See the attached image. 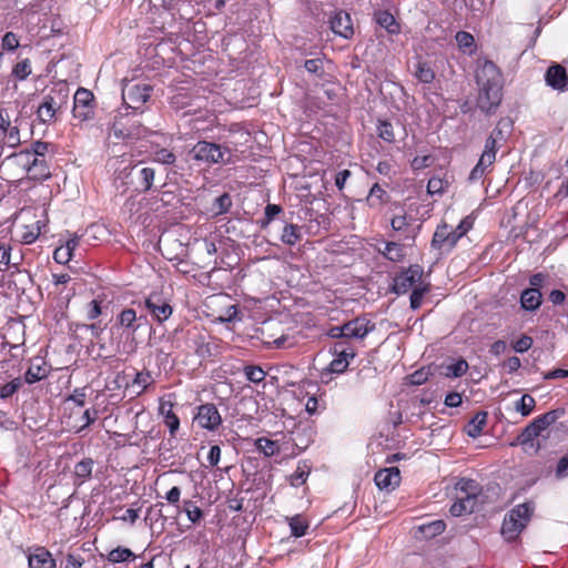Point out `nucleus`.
I'll use <instances>...</instances> for the list:
<instances>
[{
  "mask_svg": "<svg viewBox=\"0 0 568 568\" xmlns=\"http://www.w3.org/2000/svg\"><path fill=\"white\" fill-rule=\"evenodd\" d=\"M468 369V363L465 359H458L457 362L446 366L445 375L447 377H460Z\"/></svg>",
  "mask_w": 568,
  "mask_h": 568,
  "instance_id": "nucleus-44",
  "label": "nucleus"
},
{
  "mask_svg": "<svg viewBox=\"0 0 568 568\" xmlns=\"http://www.w3.org/2000/svg\"><path fill=\"white\" fill-rule=\"evenodd\" d=\"M154 176H155V171L152 168H143L140 171V179H141V184L143 186V191H149L152 187Z\"/></svg>",
  "mask_w": 568,
  "mask_h": 568,
  "instance_id": "nucleus-51",
  "label": "nucleus"
},
{
  "mask_svg": "<svg viewBox=\"0 0 568 568\" xmlns=\"http://www.w3.org/2000/svg\"><path fill=\"white\" fill-rule=\"evenodd\" d=\"M292 536L300 538L306 535L308 529V521L301 515L286 518Z\"/></svg>",
  "mask_w": 568,
  "mask_h": 568,
  "instance_id": "nucleus-26",
  "label": "nucleus"
},
{
  "mask_svg": "<svg viewBox=\"0 0 568 568\" xmlns=\"http://www.w3.org/2000/svg\"><path fill=\"white\" fill-rule=\"evenodd\" d=\"M568 475V454L562 456L556 468V476L559 478L566 477Z\"/></svg>",
  "mask_w": 568,
  "mask_h": 568,
  "instance_id": "nucleus-64",
  "label": "nucleus"
},
{
  "mask_svg": "<svg viewBox=\"0 0 568 568\" xmlns=\"http://www.w3.org/2000/svg\"><path fill=\"white\" fill-rule=\"evenodd\" d=\"M191 154L195 161L205 164L229 163L231 156L227 148L207 141H199L192 148Z\"/></svg>",
  "mask_w": 568,
  "mask_h": 568,
  "instance_id": "nucleus-7",
  "label": "nucleus"
},
{
  "mask_svg": "<svg viewBox=\"0 0 568 568\" xmlns=\"http://www.w3.org/2000/svg\"><path fill=\"white\" fill-rule=\"evenodd\" d=\"M520 304L527 311H535L541 304V293L538 288H526L520 296Z\"/></svg>",
  "mask_w": 568,
  "mask_h": 568,
  "instance_id": "nucleus-23",
  "label": "nucleus"
},
{
  "mask_svg": "<svg viewBox=\"0 0 568 568\" xmlns=\"http://www.w3.org/2000/svg\"><path fill=\"white\" fill-rule=\"evenodd\" d=\"M335 353L336 357L329 364V372L344 373L349 365V358H354L355 353L352 351L347 352L344 348L338 349V345L335 346Z\"/></svg>",
  "mask_w": 568,
  "mask_h": 568,
  "instance_id": "nucleus-21",
  "label": "nucleus"
},
{
  "mask_svg": "<svg viewBox=\"0 0 568 568\" xmlns=\"http://www.w3.org/2000/svg\"><path fill=\"white\" fill-rule=\"evenodd\" d=\"M540 435V432L530 423L528 424L521 434L518 436V440L520 444H527L531 442L534 438Z\"/></svg>",
  "mask_w": 568,
  "mask_h": 568,
  "instance_id": "nucleus-52",
  "label": "nucleus"
},
{
  "mask_svg": "<svg viewBox=\"0 0 568 568\" xmlns=\"http://www.w3.org/2000/svg\"><path fill=\"white\" fill-rule=\"evenodd\" d=\"M476 82L479 88L478 108L487 114L495 112L503 97V75L500 70L494 62L484 61L476 71Z\"/></svg>",
  "mask_w": 568,
  "mask_h": 568,
  "instance_id": "nucleus-1",
  "label": "nucleus"
},
{
  "mask_svg": "<svg viewBox=\"0 0 568 568\" xmlns=\"http://www.w3.org/2000/svg\"><path fill=\"white\" fill-rule=\"evenodd\" d=\"M1 47L3 50L13 51L19 47V39L16 33L8 31L1 41Z\"/></svg>",
  "mask_w": 568,
  "mask_h": 568,
  "instance_id": "nucleus-56",
  "label": "nucleus"
},
{
  "mask_svg": "<svg viewBox=\"0 0 568 568\" xmlns=\"http://www.w3.org/2000/svg\"><path fill=\"white\" fill-rule=\"evenodd\" d=\"M69 89L65 84L54 85L50 92L44 95L42 103L37 110V116L42 123H50L55 114L67 106L69 100Z\"/></svg>",
  "mask_w": 568,
  "mask_h": 568,
  "instance_id": "nucleus-4",
  "label": "nucleus"
},
{
  "mask_svg": "<svg viewBox=\"0 0 568 568\" xmlns=\"http://www.w3.org/2000/svg\"><path fill=\"white\" fill-rule=\"evenodd\" d=\"M22 164L33 179L44 180L51 175L49 168L43 159L33 158L30 160L29 164H27V161H23Z\"/></svg>",
  "mask_w": 568,
  "mask_h": 568,
  "instance_id": "nucleus-22",
  "label": "nucleus"
},
{
  "mask_svg": "<svg viewBox=\"0 0 568 568\" xmlns=\"http://www.w3.org/2000/svg\"><path fill=\"white\" fill-rule=\"evenodd\" d=\"M535 510L531 501L523 503L510 509L504 517L500 534L508 542L515 541L529 524Z\"/></svg>",
  "mask_w": 568,
  "mask_h": 568,
  "instance_id": "nucleus-2",
  "label": "nucleus"
},
{
  "mask_svg": "<svg viewBox=\"0 0 568 568\" xmlns=\"http://www.w3.org/2000/svg\"><path fill=\"white\" fill-rule=\"evenodd\" d=\"M48 375V369L44 363H31L29 368L24 374V381L28 384H33L45 378Z\"/></svg>",
  "mask_w": 568,
  "mask_h": 568,
  "instance_id": "nucleus-27",
  "label": "nucleus"
},
{
  "mask_svg": "<svg viewBox=\"0 0 568 568\" xmlns=\"http://www.w3.org/2000/svg\"><path fill=\"white\" fill-rule=\"evenodd\" d=\"M144 306L158 323L165 322L173 313L172 306L160 293L150 294L144 301Z\"/></svg>",
  "mask_w": 568,
  "mask_h": 568,
  "instance_id": "nucleus-9",
  "label": "nucleus"
},
{
  "mask_svg": "<svg viewBox=\"0 0 568 568\" xmlns=\"http://www.w3.org/2000/svg\"><path fill=\"white\" fill-rule=\"evenodd\" d=\"M93 460L91 458H84L81 462L77 463L74 467V475L77 479L80 480V484L84 483L87 479L91 477Z\"/></svg>",
  "mask_w": 568,
  "mask_h": 568,
  "instance_id": "nucleus-34",
  "label": "nucleus"
},
{
  "mask_svg": "<svg viewBox=\"0 0 568 568\" xmlns=\"http://www.w3.org/2000/svg\"><path fill=\"white\" fill-rule=\"evenodd\" d=\"M142 318V316L138 317L133 308H124L116 317V325L122 329L135 333L140 327L138 322Z\"/></svg>",
  "mask_w": 568,
  "mask_h": 568,
  "instance_id": "nucleus-19",
  "label": "nucleus"
},
{
  "mask_svg": "<svg viewBox=\"0 0 568 568\" xmlns=\"http://www.w3.org/2000/svg\"><path fill=\"white\" fill-rule=\"evenodd\" d=\"M194 420L201 428L215 430L222 424V417L214 404L207 403L197 407Z\"/></svg>",
  "mask_w": 568,
  "mask_h": 568,
  "instance_id": "nucleus-10",
  "label": "nucleus"
},
{
  "mask_svg": "<svg viewBox=\"0 0 568 568\" xmlns=\"http://www.w3.org/2000/svg\"><path fill=\"white\" fill-rule=\"evenodd\" d=\"M377 133L385 142L392 143L395 141L393 125L387 121H379L377 125Z\"/></svg>",
  "mask_w": 568,
  "mask_h": 568,
  "instance_id": "nucleus-47",
  "label": "nucleus"
},
{
  "mask_svg": "<svg viewBox=\"0 0 568 568\" xmlns=\"http://www.w3.org/2000/svg\"><path fill=\"white\" fill-rule=\"evenodd\" d=\"M386 197L385 190L375 183L366 197V202L371 207H378L385 202Z\"/></svg>",
  "mask_w": 568,
  "mask_h": 568,
  "instance_id": "nucleus-35",
  "label": "nucleus"
},
{
  "mask_svg": "<svg viewBox=\"0 0 568 568\" xmlns=\"http://www.w3.org/2000/svg\"><path fill=\"white\" fill-rule=\"evenodd\" d=\"M429 291V284H420L416 286L410 294V307L417 310L420 307L425 293Z\"/></svg>",
  "mask_w": 568,
  "mask_h": 568,
  "instance_id": "nucleus-45",
  "label": "nucleus"
},
{
  "mask_svg": "<svg viewBox=\"0 0 568 568\" xmlns=\"http://www.w3.org/2000/svg\"><path fill=\"white\" fill-rule=\"evenodd\" d=\"M257 450L263 453L265 456L271 457L280 452V445L277 442L268 439L266 437L257 438L255 442Z\"/></svg>",
  "mask_w": 568,
  "mask_h": 568,
  "instance_id": "nucleus-36",
  "label": "nucleus"
},
{
  "mask_svg": "<svg viewBox=\"0 0 568 568\" xmlns=\"http://www.w3.org/2000/svg\"><path fill=\"white\" fill-rule=\"evenodd\" d=\"M93 100V94L91 91L80 88L74 94V116L87 120L90 118V103Z\"/></svg>",
  "mask_w": 568,
  "mask_h": 568,
  "instance_id": "nucleus-15",
  "label": "nucleus"
},
{
  "mask_svg": "<svg viewBox=\"0 0 568 568\" xmlns=\"http://www.w3.org/2000/svg\"><path fill=\"white\" fill-rule=\"evenodd\" d=\"M545 80L550 88L564 91L568 82L566 69L560 64L549 67L545 74Z\"/></svg>",
  "mask_w": 568,
  "mask_h": 568,
  "instance_id": "nucleus-16",
  "label": "nucleus"
},
{
  "mask_svg": "<svg viewBox=\"0 0 568 568\" xmlns=\"http://www.w3.org/2000/svg\"><path fill=\"white\" fill-rule=\"evenodd\" d=\"M449 185V181L447 179H444V178H439V176H433L429 179L428 183H427V192L430 194V195H440L445 192V190L448 187Z\"/></svg>",
  "mask_w": 568,
  "mask_h": 568,
  "instance_id": "nucleus-38",
  "label": "nucleus"
},
{
  "mask_svg": "<svg viewBox=\"0 0 568 568\" xmlns=\"http://www.w3.org/2000/svg\"><path fill=\"white\" fill-rule=\"evenodd\" d=\"M175 155L168 149H160L154 153V161L162 164H173Z\"/></svg>",
  "mask_w": 568,
  "mask_h": 568,
  "instance_id": "nucleus-57",
  "label": "nucleus"
},
{
  "mask_svg": "<svg viewBox=\"0 0 568 568\" xmlns=\"http://www.w3.org/2000/svg\"><path fill=\"white\" fill-rule=\"evenodd\" d=\"M486 423H487V413L486 412L477 413L467 425V428H466L467 435L473 438L478 437L481 434L483 428L486 425Z\"/></svg>",
  "mask_w": 568,
  "mask_h": 568,
  "instance_id": "nucleus-29",
  "label": "nucleus"
},
{
  "mask_svg": "<svg viewBox=\"0 0 568 568\" xmlns=\"http://www.w3.org/2000/svg\"><path fill=\"white\" fill-rule=\"evenodd\" d=\"M375 329V324L364 316L353 318L344 323L346 338L363 339Z\"/></svg>",
  "mask_w": 568,
  "mask_h": 568,
  "instance_id": "nucleus-12",
  "label": "nucleus"
},
{
  "mask_svg": "<svg viewBox=\"0 0 568 568\" xmlns=\"http://www.w3.org/2000/svg\"><path fill=\"white\" fill-rule=\"evenodd\" d=\"M29 568H55L57 561L52 554L42 546H36L27 550Z\"/></svg>",
  "mask_w": 568,
  "mask_h": 568,
  "instance_id": "nucleus-11",
  "label": "nucleus"
},
{
  "mask_svg": "<svg viewBox=\"0 0 568 568\" xmlns=\"http://www.w3.org/2000/svg\"><path fill=\"white\" fill-rule=\"evenodd\" d=\"M501 135V131L499 129H495L491 134L486 139L484 151L470 171L468 180L470 182H476L480 180L493 166L496 161L497 153V138Z\"/></svg>",
  "mask_w": 568,
  "mask_h": 568,
  "instance_id": "nucleus-6",
  "label": "nucleus"
},
{
  "mask_svg": "<svg viewBox=\"0 0 568 568\" xmlns=\"http://www.w3.org/2000/svg\"><path fill=\"white\" fill-rule=\"evenodd\" d=\"M375 20L382 28L386 29L389 33H397L399 31V26L397 24L394 16L386 10L376 12Z\"/></svg>",
  "mask_w": 568,
  "mask_h": 568,
  "instance_id": "nucleus-28",
  "label": "nucleus"
},
{
  "mask_svg": "<svg viewBox=\"0 0 568 568\" xmlns=\"http://www.w3.org/2000/svg\"><path fill=\"white\" fill-rule=\"evenodd\" d=\"M44 226L45 223L42 221H37L32 226H26V231L21 235L22 242L26 244H32L36 242Z\"/></svg>",
  "mask_w": 568,
  "mask_h": 568,
  "instance_id": "nucleus-40",
  "label": "nucleus"
},
{
  "mask_svg": "<svg viewBox=\"0 0 568 568\" xmlns=\"http://www.w3.org/2000/svg\"><path fill=\"white\" fill-rule=\"evenodd\" d=\"M474 221L470 216L464 217L456 227L447 223H440L432 239V247L440 253L450 252L457 242L473 227Z\"/></svg>",
  "mask_w": 568,
  "mask_h": 568,
  "instance_id": "nucleus-3",
  "label": "nucleus"
},
{
  "mask_svg": "<svg viewBox=\"0 0 568 568\" xmlns=\"http://www.w3.org/2000/svg\"><path fill=\"white\" fill-rule=\"evenodd\" d=\"M53 258L59 264H67L72 258V254L64 246H60L54 250Z\"/></svg>",
  "mask_w": 568,
  "mask_h": 568,
  "instance_id": "nucleus-61",
  "label": "nucleus"
},
{
  "mask_svg": "<svg viewBox=\"0 0 568 568\" xmlns=\"http://www.w3.org/2000/svg\"><path fill=\"white\" fill-rule=\"evenodd\" d=\"M244 375L247 381L258 384L265 379L266 373L265 371L257 365H246L243 368Z\"/></svg>",
  "mask_w": 568,
  "mask_h": 568,
  "instance_id": "nucleus-42",
  "label": "nucleus"
},
{
  "mask_svg": "<svg viewBox=\"0 0 568 568\" xmlns=\"http://www.w3.org/2000/svg\"><path fill=\"white\" fill-rule=\"evenodd\" d=\"M153 93V87L145 82L128 81L122 88V99L126 109L143 111Z\"/></svg>",
  "mask_w": 568,
  "mask_h": 568,
  "instance_id": "nucleus-5",
  "label": "nucleus"
},
{
  "mask_svg": "<svg viewBox=\"0 0 568 568\" xmlns=\"http://www.w3.org/2000/svg\"><path fill=\"white\" fill-rule=\"evenodd\" d=\"M374 481L382 490L392 491L400 484V473L397 467L381 469L375 474Z\"/></svg>",
  "mask_w": 568,
  "mask_h": 568,
  "instance_id": "nucleus-13",
  "label": "nucleus"
},
{
  "mask_svg": "<svg viewBox=\"0 0 568 568\" xmlns=\"http://www.w3.org/2000/svg\"><path fill=\"white\" fill-rule=\"evenodd\" d=\"M302 239L301 227L296 224H286L283 229L281 241L288 245L293 246Z\"/></svg>",
  "mask_w": 568,
  "mask_h": 568,
  "instance_id": "nucleus-30",
  "label": "nucleus"
},
{
  "mask_svg": "<svg viewBox=\"0 0 568 568\" xmlns=\"http://www.w3.org/2000/svg\"><path fill=\"white\" fill-rule=\"evenodd\" d=\"M308 473L310 471L306 469V466H298L296 470L290 476L291 485L295 487L303 485L306 481Z\"/></svg>",
  "mask_w": 568,
  "mask_h": 568,
  "instance_id": "nucleus-50",
  "label": "nucleus"
},
{
  "mask_svg": "<svg viewBox=\"0 0 568 568\" xmlns=\"http://www.w3.org/2000/svg\"><path fill=\"white\" fill-rule=\"evenodd\" d=\"M457 45L465 53L473 54L475 51V39L471 33L458 31L455 36Z\"/></svg>",
  "mask_w": 568,
  "mask_h": 568,
  "instance_id": "nucleus-33",
  "label": "nucleus"
},
{
  "mask_svg": "<svg viewBox=\"0 0 568 568\" xmlns=\"http://www.w3.org/2000/svg\"><path fill=\"white\" fill-rule=\"evenodd\" d=\"M408 378L412 385H422L428 379V373L419 369L410 374Z\"/></svg>",
  "mask_w": 568,
  "mask_h": 568,
  "instance_id": "nucleus-63",
  "label": "nucleus"
},
{
  "mask_svg": "<svg viewBox=\"0 0 568 568\" xmlns=\"http://www.w3.org/2000/svg\"><path fill=\"white\" fill-rule=\"evenodd\" d=\"M6 134V143L11 146V148H16L20 144V131H19V128L17 125H11L7 132H4Z\"/></svg>",
  "mask_w": 568,
  "mask_h": 568,
  "instance_id": "nucleus-58",
  "label": "nucleus"
},
{
  "mask_svg": "<svg viewBox=\"0 0 568 568\" xmlns=\"http://www.w3.org/2000/svg\"><path fill=\"white\" fill-rule=\"evenodd\" d=\"M153 383L152 375L149 371L138 372L128 388H132L133 393L141 395Z\"/></svg>",
  "mask_w": 568,
  "mask_h": 568,
  "instance_id": "nucleus-24",
  "label": "nucleus"
},
{
  "mask_svg": "<svg viewBox=\"0 0 568 568\" xmlns=\"http://www.w3.org/2000/svg\"><path fill=\"white\" fill-rule=\"evenodd\" d=\"M540 435V432L530 423L528 424L521 434L518 436V440L520 444H527L531 442L534 438Z\"/></svg>",
  "mask_w": 568,
  "mask_h": 568,
  "instance_id": "nucleus-54",
  "label": "nucleus"
},
{
  "mask_svg": "<svg viewBox=\"0 0 568 568\" xmlns=\"http://www.w3.org/2000/svg\"><path fill=\"white\" fill-rule=\"evenodd\" d=\"M331 29L344 39H349L354 34L353 23L349 13L339 10L331 18Z\"/></svg>",
  "mask_w": 568,
  "mask_h": 568,
  "instance_id": "nucleus-14",
  "label": "nucleus"
},
{
  "mask_svg": "<svg viewBox=\"0 0 568 568\" xmlns=\"http://www.w3.org/2000/svg\"><path fill=\"white\" fill-rule=\"evenodd\" d=\"M424 270L420 265L414 264L403 271L394 278L393 291L400 295L414 290L420 284H426L423 281Z\"/></svg>",
  "mask_w": 568,
  "mask_h": 568,
  "instance_id": "nucleus-8",
  "label": "nucleus"
},
{
  "mask_svg": "<svg viewBox=\"0 0 568 568\" xmlns=\"http://www.w3.org/2000/svg\"><path fill=\"white\" fill-rule=\"evenodd\" d=\"M532 346V338L527 335L519 337L514 344L513 348L517 353H525Z\"/></svg>",
  "mask_w": 568,
  "mask_h": 568,
  "instance_id": "nucleus-60",
  "label": "nucleus"
},
{
  "mask_svg": "<svg viewBox=\"0 0 568 568\" xmlns=\"http://www.w3.org/2000/svg\"><path fill=\"white\" fill-rule=\"evenodd\" d=\"M10 265L17 267L18 263H11V247L0 245V271L7 270Z\"/></svg>",
  "mask_w": 568,
  "mask_h": 568,
  "instance_id": "nucleus-55",
  "label": "nucleus"
},
{
  "mask_svg": "<svg viewBox=\"0 0 568 568\" xmlns=\"http://www.w3.org/2000/svg\"><path fill=\"white\" fill-rule=\"evenodd\" d=\"M22 386L21 378L17 377L11 382L0 385V398L6 399L11 397Z\"/></svg>",
  "mask_w": 568,
  "mask_h": 568,
  "instance_id": "nucleus-46",
  "label": "nucleus"
},
{
  "mask_svg": "<svg viewBox=\"0 0 568 568\" xmlns=\"http://www.w3.org/2000/svg\"><path fill=\"white\" fill-rule=\"evenodd\" d=\"M282 212V207L276 204H267L265 207V217L263 225H267L271 221Z\"/></svg>",
  "mask_w": 568,
  "mask_h": 568,
  "instance_id": "nucleus-62",
  "label": "nucleus"
},
{
  "mask_svg": "<svg viewBox=\"0 0 568 568\" xmlns=\"http://www.w3.org/2000/svg\"><path fill=\"white\" fill-rule=\"evenodd\" d=\"M540 435V432L530 423L528 424L521 434L518 436V440L520 444H527L531 442L534 438Z\"/></svg>",
  "mask_w": 568,
  "mask_h": 568,
  "instance_id": "nucleus-53",
  "label": "nucleus"
},
{
  "mask_svg": "<svg viewBox=\"0 0 568 568\" xmlns=\"http://www.w3.org/2000/svg\"><path fill=\"white\" fill-rule=\"evenodd\" d=\"M84 559L80 554L69 552L60 564V568H82Z\"/></svg>",
  "mask_w": 568,
  "mask_h": 568,
  "instance_id": "nucleus-48",
  "label": "nucleus"
},
{
  "mask_svg": "<svg viewBox=\"0 0 568 568\" xmlns=\"http://www.w3.org/2000/svg\"><path fill=\"white\" fill-rule=\"evenodd\" d=\"M184 511L189 520L193 524L200 521L203 516L201 508L194 505L191 500H184Z\"/></svg>",
  "mask_w": 568,
  "mask_h": 568,
  "instance_id": "nucleus-49",
  "label": "nucleus"
},
{
  "mask_svg": "<svg viewBox=\"0 0 568 568\" xmlns=\"http://www.w3.org/2000/svg\"><path fill=\"white\" fill-rule=\"evenodd\" d=\"M101 303H102V301L95 298V300H92L87 305V318L89 321H93L102 314Z\"/></svg>",
  "mask_w": 568,
  "mask_h": 568,
  "instance_id": "nucleus-59",
  "label": "nucleus"
},
{
  "mask_svg": "<svg viewBox=\"0 0 568 568\" xmlns=\"http://www.w3.org/2000/svg\"><path fill=\"white\" fill-rule=\"evenodd\" d=\"M535 405H536L535 398L528 394H525L517 402L516 410L519 412L523 416H528L534 410Z\"/></svg>",
  "mask_w": 568,
  "mask_h": 568,
  "instance_id": "nucleus-43",
  "label": "nucleus"
},
{
  "mask_svg": "<svg viewBox=\"0 0 568 568\" xmlns=\"http://www.w3.org/2000/svg\"><path fill=\"white\" fill-rule=\"evenodd\" d=\"M114 135L120 139H140L146 134V129L141 123H132L130 126L119 120L113 124Z\"/></svg>",
  "mask_w": 568,
  "mask_h": 568,
  "instance_id": "nucleus-17",
  "label": "nucleus"
},
{
  "mask_svg": "<svg viewBox=\"0 0 568 568\" xmlns=\"http://www.w3.org/2000/svg\"><path fill=\"white\" fill-rule=\"evenodd\" d=\"M455 489L458 493L457 496L469 497L475 501H477L481 490L479 484L476 480L469 478H460L456 483Z\"/></svg>",
  "mask_w": 568,
  "mask_h": 568,
  "instance_id": "nucleus-20",
  "label": "nucleus"
},
{
  "mask_svg": "<svg viewBox=\"0 0 568 568\" xmlns=\"http://www.w3.org/2000/svg\"><path fill=\"white\" fill-rule=\"evenodd\" d=\"M382 254L392 262H400L405 257L404 245L397 242H388Z\"/></svg>",
  "mask_w": 568,
  "mask_h": 568,
  "instance_id": "nucleus-32",
  "label": "nucleus"
},
{
  "mask_svg": "<svg viewBox=\"0 0 568 568\" xmlns=\"http://www.w3.org/2000/svg\"><path fill=\"white\" fill-rule=\"evenodd\" d=\"M457 500L452 505L449 511L453 516L458 517L466 513H473L476 508L477 501L469 497L457 496Z\"/></svg>",
  "mask_w": 568,
  "mask_h": 568,
  "instance_id": "nucleus-25",
  "label": "nucleus"
},
{
  "mask_svg": "<svg viewBox=\"0 0 568 568\" xmlns=\"http://www.w3.org/2000/svg\"><path fill=\"white\" fill-rule=\"evenodd\" d=\"M415 77L422 83H432L435 79V72L426 62H418Z\"/></svg>",
  "mask_w": 568,
  "mask_h": 568,
  "instance_id": "nucleus-37",
  "label": "nucleus"
},
{
  "mask_svg": "<svg viewBox=\"0 0 568 568\" xmlns=\"http://www.w3.org/2000/svg\"><path fill=\"white\" fill-rule=\"evenodd\" d=\"M32 72L31 61L29 59H24L18 63H16L12 68V75L19 80H26Z\"/></svg>",
  "mask_w": 568,
  "mask_h": 568,
  "instance_id": "nucleus-41",
  "label": "nucleus"
},
{
  "mask_svg": "<svg viewBox=\"0 0 568 568\" xmlns=\"http://www.w3.org/2000/svg\"><path fill=\"white\" fill-rule=\"evenodd\" d=\"M49 144L47 142L37 141L32 144L31 150L22 151L18 154V158L22 161H27V164L30 163V160L38 156H43L48 151Z\"/></svg>",
  "mask_w": 568,
  "mask_h": 568,
  "instance_id": "nucleus-31",
  "label": "nucleus"
},
{
  "mask_svg": "<svg viewBox=\"0 0 568 568\" xmlns=\"http://www.w3.org/2000/svg\"><path fill=\"white\" fill-rule=\"evenodd\" d=\"M159 413L163 417L165 426L169 428L170 435L175 436L180 428V419L173 412V403L161 400L159 406Z\"/></svg>",
  "mask_w": 568,
  "mask_h": 568,
  "instance_id": "nucleus-18",
  "label": "nucleus"
},
{
  "mask_svg": "<svg viewBox=\"0 0 568 568\" xmlns=\"http://www.w3.org/2000/svg\"><path fill=\"white\" fill-rule=\"evenodd\" d=\"M134 558V554L129 548L123 547H118L108 554V560L114 564L124 562Z\"/></svg>",
  "mask_w": 568,
  "mask_h": 568,
  "instance_id": "nucleus-39",
  "label": "nucleus"
}]
</instances>
